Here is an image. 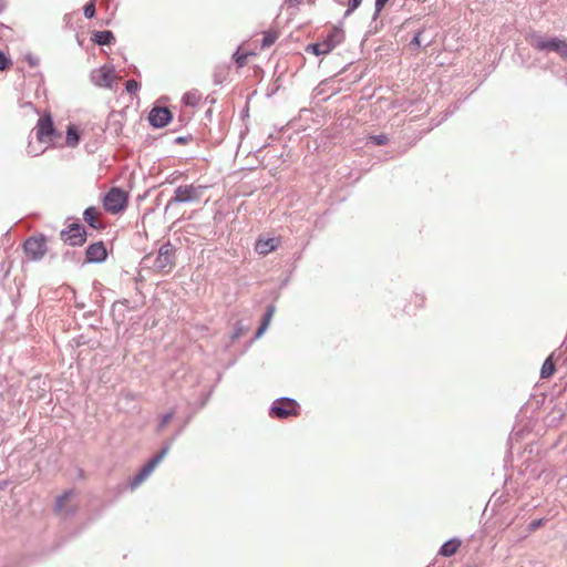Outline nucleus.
Wrapping results in <instances>:
<instances>
[{"label": "nucleus", "instance_id": "f257e3e1", "mask_svg": "<svg viewBox=\"0 0 567 567\" xmlns=\"http://www.w3.org/2000/svg\"><path fill=\"white\" fill-rule=\"evenodd\" d=\"M530 45L539 51H554L564 60H567V41L558 38L545 39L540 35H532Z\"/></svg>", "mask_w": 567, "mask_h": 567}, {"label": "nucleus", "instance_id": "f03ea898", "mask_svg": "<svg viewBox=\"0 0 567 567\" xmlns=\"http://www.w3.org/2000/svg\"><path fill=\"white\" fill-rule=\"evenodd\" d=\"M175 266L174 248L167 243L161 246L153 261V269L162 275L169 274Z\"/></svg>", "mask_w": 567, "mask_h": 567}, {"label": "nucleus", "instance_id": "7ed1b4c3", "mask_svg": "<svg viewBox=\"0 0 567 567\" xmlns=\"http://www.w3.org/2000/svg\"><path fill=\"white\" fill-rule=\"evenodd\" d=\"M343 39V31L337 27H333L324 40L310 45L308 50L311 49L316 55H324L330 53L337 45H339Z\"/></svg>", "mask_w": 567, "mask_h": 567}, {"label": "nucleus", "instance_id": "20e7f679", "mask_svg": "<svg viewBox=\"0 0 567 567\" xmlns=\"http://www.w3.org/2000/svg\"><path fill=\"white\" fill-rule=\"evenodd\" d=\"M127 200L126 192L118 187H112L103 198V207L107 213L117 214L126 207Z\"/></svg>", "mask_w": 567, "mask_h": 567}, {"label": "nucleus", "instance_id": "39448f33", "mask_svg": "<svg viewBox=\"0 0 567 567\" xmlns=\"http://www.w3.org/2000/svg\"><path fill=\"white\" fill-rule=\"evenodd\" d=\"M35 136L40 144L47 145L53 142L55 138L60 137V134L56 132L50 114H44L38 120L35 125Z\"/></svg>", "mask_w": 567, "mask_h": 567}, {"label": "nucleus", "instance_id": "423d86ee", "mask_svg": "<svg viewBox=\"0 0 567 567\" xmlns=\"http://www.w3.org/2000/svg\"><path fill=\"white\" fill-rule=\"evenodd\" d=\"M118 80L120 76L114 68L110 65H103L91 72V81L99 87L113 89Z\"/></svg>", "mask_w": 567, "mask_h": 567}, {"label": "nucleus", "instance_id": "0eeeda50", "mask_svg": "<svg viewBox=\"0 0 567 567\" xmlns=\"http://www.w3.org/2000/svg\"><path fill=\"white\" fill-rule=\"evenodd\" d=\"M205 188V186H195L193 184L181 185L175 189L171 203L196 202L200 198L202 190Z\"/></svg>", "mask_w": 567, "mask_h": 567}, {"label": "nucleus", "instance_id": "6e6552de", "mask_svg": "<svg viewBox=\"0 0 567 567\" xmlns=\"http://www.w3.org/2000/svg\"><path fill=\"white\" fill-rule=\"evenodd\" d=\"M167 452L168 447H164L156 456L148 461V463L131 481L130 486L132 489L140 486L152 474L155 467L163 461Z\"/></svg>", "mask_w": 567, "mask_h": 567}, {"label": "nucleus", "instance_id": "1a4fd4ad", "mask_svg": "<svg viewBox=\"0 0 567 567\" xmlns=\"http://www.w3.org/2000/svg\"><path fill=\"white\" fill-rule=\"evenodd\" d=\"M23 247L31 260H40L47 254V241L43 236L30 237Z\"/></svg>", "mask_w": 567, "mask_h": 567}, {"label": "nucleus", "instance_id": "9d476101", "mask_svg": "<svg viewBox=\"0 0 567 567\" xmlns=\"http://www.w3.org/2000/svg\"><path fill=\"white\" fill-rule=\"evenodd\" d=\"M271 414L279 419L297 416L299 414L298 403L292 399H281L274 403Z\"/></svg>", "mask_w": 567, "mask_h": 567}, {"label": "nucleus", "instance_id": "9b49d317", "mask_svg": "<svg viewBox=\"0 0 567 567\" xmlns=\"http://www.w3.org/2000/svg\"><path fill=\"white\" fill-rule=\"evenodd\" d=\"M61 239L70 246H81L86 240V231L79 224H71L68 229L61 231Z\"/></svg>", "mask_w": 567, "mask_h": 567}, {"label": "nucleus", "instance_id": "f8f14e48", "mask_svg": "<svg viewBox=\"0 0 567 567\" xmlns=\"http://www.w3.org/2000/svg\"><path fill=\"white\" fill-rule=\"evenodd\" d=\"M171 118V111L166 107H154L148 116V120L154 127L166 126Z\"/></svg>", "mask_w": 567, "mask_h": 567}, {"label": "nucleus", "instance_id": "ddd939ff", "mask_svg": "<svg viewBox=\"0 0 567 567\" xmlns=\"http://www.w3.org/2000/svg\"><path fill=\"white\" fill-rule=\"evenodd\" d=\"M85 255L87 262H101L107 256L106 248L102 241L90 245Z\"/></svg>", "mask_w": 567, "mask_h": 567}, {"label": "nucleus", "instance_id": "4468645a", "mask_svg": "<svg viewBox=\"0 0 567 567\" xmlns=\"http://www.w3.org/2000/svg\"><path fill=\"white\" fill-rule=\"evenodd\" d=\"M280 244V239L278 237L271 238H259L255 244V250L262 256L268 255L269 252L276 250Z\"/></svg>", "mask_w": 567, "mask_h": 567}, {"label": "nucleus", "instance_id": "2eb2a0df", "mask_svg": "<svg viewBox=\"0 0 567 567\" xmlns=\"http://www.w3.org/2000/svg\"><path fill=\"white\" fill-rule=\"evenodd\" d=\"M84 220L95 229L102 228V224L100 221L101 212L96 207H89L84 210L83 214Z\"/></svg>", "mask_w": 567, "mask_h": 567}, {"label": "nucleus", "instance_id": "dca6fc26", "mask_svg": "<svg viewBox=\"0 0 567 567\" xmlns=\"http://www.w3.org/2000/svg\"><path fill=\"white\" fill-rule=\"evenodd\" d=\"M461 540L457 538H452L445 542L440 548V555L444 557H451L457 553L461 547Z\"/></svg>", "mask_w": 567, "mask_h": 567}, {"label": "nucleus", "instance_id": "f3484780", "mask_svg": "<svg viewBox=\"0 0 567 567\" xmlns=\"http://www.w3.org/2000/svg\"><path fill=\"white\" fill-rule=\"evenodd\" d=\"M114 35L111 31H96L93 33L92 40L99 45H109L114 41Z\"/></svg>", "mask_w": 567, "mask_h": 567}, {"label": "nucleus", "instance_id": "a211bd4d", "mask_svg": "<svg viewBox=\"0 0 567 567\" xmlns=\"http://www.w3.org/2000/svg\"><path fill=\"white\" fill-rule=\"evenodd\" d=\"M250 55H255L254 52L247 51L244 48H238L237 51L234 53V60L237 65V68H243L247 64L248 58Z\"/></svg>", "mask_w": 567, "mask_h": 567}, {"label": "nucleus", "instance_id": "6ab92c4d", "mask_svg": "<svg viewBox=\"0 0 567 567\" xmlns=\"http://www.w3.org/2000/svg\"><path fill=\"white\" fill-rule=\"evenodd\" d=\"M278 37H279V31L276 29H270V30L264 32L261 48L262 49L269 48L270 45H272L276 42Z\"/></svg>", "mask_w": 567, "mask_h": 567}, {"label": "nucleus", "instance_id": "aec40b11", "mask_svg": "<svg viewBox=\"0 0 567 567\" xmlns=\"http://www.w3.org/2000/svg\"><path fill=\"white\" fill-rule=\"evenodd\" d=\"M80 135L78 133V130L73 125H69L68 132H66V140L65 143L70 147H74L79 144Z\"/></svg>", "mask_w": 567, "mask_h": 567}, {"label": "nucleus", "instance_id": "412c9836", "mask_svg": "<svg viewBox=\"0 0 567 567\" xmlns=\"http://www.w3.org/2000/svg\"><path fill=\"white\" fill-rule=\"evenodd\" d=\"M555 372V363L553 361V357L549 355L545 362L543 363L542 370H540V377L543 379L550 378Z\"/></svg>", "mask_w": 567, "mask_h": 567}, {"label": "nucleus", "instance_id": "4be33fe9", "mask_svg": "<svg viewBox=\"0 0 567 567\" xmlns=\"http://www.w3.org/2000/svg\"><path fill=\"white\" fill-rule=\"evenodd\" d=\"M202 95L198 91H189L184 94L183 101L186 105L196 106L199 104Z\"/></svg>", "mask_w": 567, "mask_h": 567}, {"label": "nucleus", "instance_id": "5701e85b", "mask_svg": "<svg viewBox=\"0 0 567 567\" xmlns=\"http://www.w3.org/2000/svg\"><path fill=\"white\" fill-rule=\"evenodd\" d=\"M73 496V492H65L63 495L56 498L55 512L61 514L65 512L66 502Z\"/></svg>", "mask_w": 567, "mask_h": 567}, {"label": "nucleus", "instance_id": "b1692460", "mask_svg": "<svg viewBox=\"0 0 567 567\" xmlns=\"http://www.w3.org/2000/svg\"><path fill=\"white\" fill-rule=\"evenodd\" d=\"M48 146H42L39 142L38 144H34L32 142H29L27 146V153L30 156H39L41 155Z\"/></svg>", "mask_w": 567, "mask_h": 567}, {"label": "nucleus", "instance_id": "393cba45", "mask_svg": "<svg viewBox=\"0 0 567 567\" xmlns=\"http://www.w3.org/2000/svg\"><path fill=\"white\" fill-rule=\"evenodd\" d=\"M310 2V0H285L284 8L290 11V14H295L300 4Z\"/></svg>", "mask_w": 567, "mask_h": 567}, {"label": "nucleus", "instance_id": "a878e982", "mask_svg": "<svg viewBox=\"0 0 567 567\" xmlns=\"http://www.w3.org/2000/svg\"><path fill=\"white\" fill-rule=\"evenodd\" d=\"M274 312H275V308L274 307H269L267 309V312L265 315V318H264V321H262V324L261 327L259 328L258 332H257V336H260L264 333V331L267 329L270 320H271V317L274 316Z\"/></svg>", "mask_w": 567, "mask_h": 567}, {"label": "nucleus", "instance_id": "bb28decb", "mask_svg": "<svg viewBox=\"0 0 567 567\" xmlns=\"http://www.w3.org/2000/svg\"><path fill=\"white\" fill-rule=\"evenodd\" d=\"M83 11H84L85 18L92 19L95 16V1L91 0L90 2H87L84 6Z\"/></svg>", "mask_w": 567, "mask_h": 567}, {"label": "nucleus", "instance_id": "cd10ccee", "mask_svg": "<svg viewBox=\"0 0 567 567\" xmlns=\"http://www.w3.org/2000/svg\"><path fill=\"white\" fill-rule=\"evenodd\" d=\"M173 417H174V411H169L168 413L164 414L159 421L158 430L159 431L164 430L169 424V422L172 421Z\"/></svg>", "mask_w": 567, "mask_h": 567}, {"label": "nucleus", "instance_id": "c85d7f7f", "mask_svg": "<svg viewBox=\"0 0 567 567\" xmlns=\"http://www.w3.org/2000/svg\"><path fill=\"white\" fill-rule=\"evenodd\" d=\"M369 141H371L375 145H385L389 142V138L385 134L372 135L369 136Z\"/></svg>", "mask_w": 567, "mask_h": 567}, {"label": "nucleus", "instance_id": "c756f323", "mask_svg": "<svg viewBox=\"0 0 567 567\" xmlns=\"http://www.w3.org/2000/svg\"><path fill=\"white\" fill-rule=\"evenodd\" d=\"M12 65V61L0 51V71H4Z\"/></svg>", "mask_w": 567, "mask_h": 567}, {"label": "nucleus", "instance_id": "7c9ffc66", "mask_svg": "<svg viewBox=\"0 0 567 567\" xmlns=\"http://www.w3.org/2000/svg\"><path fill=\"white\" fill-rule=\"evenodd\" d=\"M125 89L127 93L135 94L140 89V84L135 80H127L125 83Z\"/></svg>", "mask_w": 567, "mask_h": 567}, {"label": "nucleus", "instance_id": "2f4dec72", "mask_svg": "<svg viewBox=\"0 0 567 567\" xmlns=\"http://www.w3.org/2000/svg\"><path fill=\"white\" fill-rule=\"evenodd\" d=\"M361 3H362V0H349L348 9L344 13V17H349L357 8L360 7Z\"/></svg>", "mask_w": 567, "mask_h": 567}, {"label": "nucleus", "instance_id": "473e14b6", "mask_svg": "<svg viewBox=\"0 0 567 567\" xmlns=\"http://www.w3.org/2000/svg\"><path fill=\"white\" fill-rule=\"evenodd\" d=\"M411 301L419 308L424 306V298L420 295L412 296Z\"/></svg>", "mask_w": 567, "mask_h": 567}, {"label": "nucleus", "instance_id": "72a5a7b5", "mask_svg": "<svg viewBox=\"0 0 567 567\" xmlns=\"http://www.w3.org/2000/svg\"><path fill=\"white\" fill-rule=\"evenodd\" d=\"M389 0H375V13L374 16H378L382 9L385 7Z\"/></svg>", "mask_w": 567, "mask_h": 567}, {"label": "nucleus", "instance_id": "f704fd0d", "mask_svg": "<svg viewBox=\"0 0 567 567\" xmlns=\"http://www.w3.org/2000/svg\"><path fill=\"white\" fill-rule=\"evenodd\" d=\"M543 525V519L534 520L530 523V530H535L536 528Z\"/></svg>", "mask_w": 567, "mask_h": 567}, {"label": "nucleus", "instance_id": "c9c22d12", "mask_svg": "<svg viewBox=\"0 0 567 567\" xmlns=\"http://www.w3.org/2000/svg\"><path fill=\"white\" fill-rule=\"evenodd\" d=\"M413 43L420 44V35H415L413 39Z\"/></svg>", "mask_w": 567, "mask_h": 567}]
</instances>
